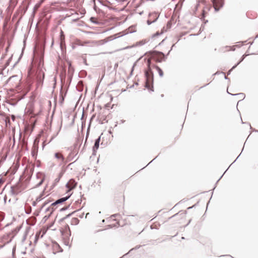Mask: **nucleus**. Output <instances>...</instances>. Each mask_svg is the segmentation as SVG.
Masks as SVG:
<instances>
[{
    "instance_id": "obj_6",
    "label": "nucleus",
    "mask_w": 258,
    "mask_h": 258,
    "mask_svg": "<svg viewBox=\"0 0 258 258\" xmlns=\"http://www.w3.org/2000/svg\"><path fill=\"white\" fill-rule=\"evenodd\" d=\"M126 0H108L107 3L110 5L112 6H116L119 4H122L123 2L125 1Z\"/></svg>"
},
{
    "instance_id": "obj_4",
    "label": "nucleus",
    "mask_w": 258,
    "mask_h": 258,
    "mask_svg": "<svg viewBox=\"0 0 258 258\" xmlns=\"http://www.w3.org/2000/svg\"><path fill=\"white\" fill-rule=\"evenodd\" d=\"M54 157L58 160V164L59 165H62L63 164L64 158L61 153H55Z\"/></svg>"
},
{
    "instance_id": "obj_16",
    "label": "nucleus",
    "mask_w": 258,
    "mask_h": 258,
    "mask_svg": "<svg viewBox=\"0 0 258 258\" xmlns=\"http://www.w3.org/2000/svg\"><path fill=\"white\" fill-rule=\"evenodd\" d=\"M158 18V17H156V18L155 19V20L154 21H153L152 22H150L149 20H148L147 21V23L149 25L151 24L152 22H154V21H155Z\"/></svg>"
},
{
    "instance_id": "obj_3",
    "label": "nucleus",
    "mask_w": 258,
    "mask_h": 258,
    "mask_svg": "<svg viewBox=\"0 0 258 258\" xmlns=\"http://www.w3.org/2000/svg\"><path fill=\"white\" fill-rule=\"evenodd\" d=\"M77 183L75 181V180L71 179H70L68 183L66 184V187L68 188L67 193L71 194L70 191L71 190L75 188L76 186Z\"/></svg>"
},
{
    "instance_id": "obj_20",
    "label": "nucleus",
    "mask_w": 258,
    "mask_h": 258,
    "mask_svg": "<svg viewBox=\"0 0 258 258\" xmlns=\"http://www.w3.org/2000/svg\"><path fill=\"white\" fill-rule=\"evenodd\" d=\"M41 197H38V198L36 199V201H37V202H39L40 201H41Z\"/></svg>"
},
{
    "instance_id": "obj_15",
    "label": "nucleus",
    "mask_w": 258,
    "mask_h": 258,
    "mask_svg": "<svg viewBox=\"0 0 258 258\" xmlns=\"http://www.w3.org/2000/svg\"><path fill=\"white\" fill-rule=\"evenodd\" d=\"M240 63V62H238L235 66H233L232 67V68L228 72V74H229L230 73V72L231 71V70L233 69H234L236 67V66Z\"/></svg>"
},
{
    "instance_id": "obj_9",
    "label": "nucleus",
    "mask_w": 258,
    "mask_h": 258,
    "mask_svg": "<svg viewBox=\"0 0 258 258\" xmlns=\"http://www.w3.org/2000/svg\"><path fill=\"white\" fill-rule=\"evenodd\" d=\"M11 191L13 195H16L20 192V190L17 186H16L11 187Z\"/></svg>"
},
{
    "instance_id": "obj_18",
    "label": "nucleus",
    "mask_w": 258,
    "mask_h": 258,
    "mask_svg": "<svg viewBox=\"0 0 258 258\" xmlns=\"http://www.w3.org/2000/svg\"><path fill=\"white\" fill-rule=\"evenodd\" d=\"M60 177H58L57 178H56L55 180V182H56V183H57V182H59V180H60Z\"/></svg>"
},
{
    "instance_id": "obj_13",
    "label": "nucleus",
    "mask_w": 258,
    "mask_h": 258,
    "mask_svg": "<svg viewBox=\"0 0 258 258\" xmlns=\"http://www.w3.org/2000/svg\"><path fill=\"white\" fill-rule=\"evenodd\" d=\"M225 50L224 51H230V50H235V46H226L225 47Z\"/></svg>"
},
{
    "instance_id": "obj_2",
    "label": "nucleus",
    "mask_w": 258,
    "mask_h": 258,
    "mask_svg": "<svg viewBox=\"0 0 258 258\" xmlns=\"http://www.w3.org/2000/svg\"><path fill=\"white\" fill-rule=\"evenodd\" d=\"M215 11H218L224 5V0H211Z\"/></svg>"
},
{
    "instance_id": "obj_19",
    "label": "nucleus",
    "mask_w": 258,
    "mask_h": 258,
    "mask_svg": "<svg viewBox=\"0 0 258 258\" xmlns=\"http://www.w3.org/2000/svg\"><path fill=\"white\" fill-rule=\"evenodd\" d=\"M61 41L62 40V39H64V35L62 34V31H61Z\"/></svg>"
},
{
    "instance_id": "obj_1",
    "label": "nucleus",
    "mask_w": 258,
    "mask_h": 258,
    "mask_svg": "<svg viewBox=\"0 0 258 258\" xmlns=\"http://www.w3.org/2000/svg\"><path fill=\"white\" fill-rule=\"evenodd\" d=\"M151 58H149L147 59V66H148V70L146 71L145 72V76H146V87L148 88H149V79H150V74H149V72L151 71V68H150V65H151Z\"/></svg>"
},
{
    "instance_id": "obj_8",
    "label": "nucleus",
    "mask_w": 258,
    "mask_h": 258,
    "mask_svg": "<svg viewBox=\"0 0 258 258\" xmlns=\"http://www.w3.org/2000/svg\"><path fill=\"white\" fill-rule=\"evenodd\" d=\"M52 247L53 249V253H56V252L61 251L62 249H61L59 245L56 243H53L52 244Z\"/></svg>"
},
{
    "instance_id": "obj_7",
    "label": "nucleus",
    "mask_w": 258,
    "mask_h": 258,
    "mask_svg": "<svg viewBox=\"0 0 258 258\" xmlns=\"http://www.w3.org/2000/svg\"><path fill=\"white\" fill-rule=\"evenodd\" d=\"M71 195H72V194H69L67 197L61 198L60 199H58L56 202H55L54 203L52 204V205H55L57 204L65 202L70 198V197L71 196Z\"/></svg>"
},
{
    "instance_id": "obj_21",
    "label": "nucleus",
    "mask_w": 258,
    "mask_h": 258,
    "mask_svg": "<svg viewBox=\"0 0 258 258\" xmlns=\"http://www.w3.org/2000/svg\"><path fill=\"white\" fill-rule=\"evenodd\" d=\"M204 15H205V12H204V11H203V16H204Z\"/></svg>"
},
{
    "instance_id": "obj_11",
    "label": "nucleus",
    "mask_w": 258,
    "mask_h": 258,
    "mask_svg": "<svg viewBox=\"0 0 258 258\" xmlns=\"http://www.w3.org/2000/svg\"><path fill=\"white\" fill-rule=\"evenodd\" d=\"M156 53L160 55H161V58H157L156 59V61H158V62H161L164 57V54L162 52H158L155 53L154 54H153V55H152V57H155Z\"/></svg>"
},
{
    "instance_id": "obj_5",
    "label": "nucleus",
    "mask_w": 258,
    "mask_h": 258,
    "mask_svg": "<svg viewBox=\"0 0 258 258\" xmlns=\"http://www.w3.org/2000/svg\"><path fill=\"white\" fill-rule=\"evenodd\" d=\"M36 176V178L39 180L36 184V186H39L42 184L44 180V176L42 173H37Z\"/></svg>"
},
{
    "instance_id": "obj_12",
    "label": "nucleus",
    "mask_w": 258,
    "mask_h": 258,
    "mask_svg": "<svg viewBox=\"0 0 258 258\" xmlns=\"http://www.w3.org/2000/svg\"><path fill=\"white\" fill-rule=\"evenodd\" d=\"M156 70L157 71V72H158V74L159 75V76L162 77H163V71H162V70L158 66H155Z\"/></svg>"
},
{
    "instance_id": "obj_10",
    "label": "nucleus",
    "mask_w": 258,
    "mask_h": 258,
    "mask_svg": "<svg viewBox=\"0 0 258 258\" xmlns=\"http://www.w3.org/2000/svg\"><path fill=\"white\" fill-rule=\"evenodd\" d=\"M100 141V137H99L98 139H97L95 140V142L93 148L94 151H95V150H96L98 149Z\"/></svg>"
},
{
    "instance_id": "obj_17",
    "label": "nucleus",
    "mask_w": 258,
    "mask_h": 258,
    "mask_svg": "<svg viewBox=\"0 0 258 258\" xmlns=\"http://www.w3.org/2000/svg\"><path fill=\"white\" fill-rule=\"evenodd\" d=\"M40 234V232H39V233H37L36 235H35V237H36V240L38 239V238H39V235Z\"/></svg>"
},
{
    "instance_id": "obj_14",
    "label": "nucleus",
    "mask_w": 258,
    "mask_h": 258,
    "mask_svg": "<svg viewBox=\"0 0 258 258\" xmlns=\"http://www.w3.org/2000/svg\"><path fill=\"white\" fill-rule=\"evenodd\" d=\"M234 95H238V96H239V98L241 100L243 99L244 98V97H245V95L243 93H239V94H235Z\"/></svg>"
}]
</instances>
